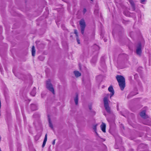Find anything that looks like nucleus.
I'll use <instances>...</instances> for the list:
<instances>
[{
    "label": "nucleus",
    "mask_w": 151,
    "mask_h": 151,
    "mask_svg": "<svg viewBox=\"0 0 151 151\" xmlns=\"http://www.w3.org/2000/svg\"><path fill=\"white\" fill-rule=\"evenodd\" d=\"M108 91L111 93L109 94H107L104 97L103 99L104 107L106 111L109 113H111V109L109 106V102L110 101L108 100V98L110 96V98L114 94V91L112 86H110L108 89Z\"/></svg>",
    "instance_id": "nucleus-1"
},
{
    "label": "nucleus",
    "mask_w": 151,
    "mask_h": 151,
    "mask_svg": "<svg viewBox=\"0 0 151 151\" xmlns=\"http://www.w3.org/2000/svg\"><path fill=\"white\" fill-rule=\"evenodd\" d=\"M116 78L119 83L121 89L122 90H123L125 86V80L124 78L122 76L117 75Z\"/></svg>",
    "instance_id": "nucleus-2"
},
{
    "label": "nucleus",
    "mask_w": 151,
    "mask_h": 151,
    "mask_svg": "<svg viewBox=\"0 0 151 151\" xmlns=\"http://www.w3.org/2000/svg\"><path fill=\"white\" fill-rule=\"evenodd\" d=\"M46 87L50 91L52 92L53 94H55L54 89L50 80L47 81Z\"/></svg>",
    "instance_id": "nucleus-3"
},
{
    "label": "nucleus",
    "mask_w": 151,
    "mask_h": 151,
    "mask_svg": "<svg viewBox=\"0 0 151 151\" xmlns=\"http://www.w3.org/2000/svg\"><path fill=\"white\" fill-rule=\"evenodd\" d=\"M79 24L81 28V33L83 34L86 27V24L84 20L83 19H81L79 22Z\"/></svg>",
    "instance_id": "nucleus-4"
},
{
    "label": "nucleus",
    "mask_w": 151,
    "mask_h": 151,
    "mask_svg": "<svg viewBox=\"0 0 151 151\" xmlns=\"http://www.w3.org/2000/svg\"><path fill=\"white\" fill-rule=\"evenodd\" d=\"M136 52L137 55H141L142 53V46L140 43H139L137 46Z\"/></svg>",
    "instance_id": "nucleus-5"
},
{
    "label": "nucleus",
    "mask_w": 151,
    "mask_h": 151,
    "mask_svg": "<svg viewBox=\"0 0 151 151\" xmlns=\"http://www.w3.org/2000/svg\"><path fill=\"white\" fill-rule=\"evenodd\" d=\"M140 116L144 118H147V116L145 114V111H143L140 113Z\"/></svg>",
    "instance_id": "nucleus-6"
},
{
    "label": "nucleus",
    "mask_w": 151,
    "mask_h": 151,
    "mask_svg": "<svg viewBox=\"0 0 151 151\" xmlns=\"http://www.w3.org/2000/svg\"><path fill=\"white\" fill-rule=\"evenodd\" d=\"M101 130L102 131L105 132H106L105 131V128H106V125L104 123H102V124L101 126Z\"/></svg>",
    "instance_id": "nucleus-7"
},
{
    "label": "nucleus",
    "mask_w": 151,
    "mask_h": 151,
    "mask_svg": "<svg viewBox=\"0 0 151 151\" xmlns=\"http://www.w3.org/2000/svg\"><path fill=\"white\" fill-rule=\"evenodd\" d=\"M74 73L76 77H78L81 75V73L78 71H74Z\"/></svg>",
    "instance_id": "nucleus-8"
},
{
    "label": "nucleus",
    "mask_w": 151,
    "mask_h": 151,
    "mask_svg": "<svg viewBox=\"0 0 151 151\" xmlns=\"http://www.w3.org/2000/svg\"><path fill=\"white\" fill-rule=\"evenodd\" d=\"M36 88L34 87L30 93V94L32 96H35L36 93Z\"/></svg>",
    "instance_id": "nucleus-9"
},
{
    "label": "nucleus",
    "mask_w": 151,
    "mask_h": 151,
    "mask_svg": "<svg viewBox=\"0 0 151 151\" xmlns=\"http://www.w3.org/2000/svg\"><path fill=\"white\" fill-rule=\"evenodd\" d=\"M31 108L32 110H35L37 109V106L34 104H32L31 106Z\"/></svg>",
    "instance_id": "nucleus-10"
},
{
    "label": "nucleus",
    "mask_w": 151,
    "mask_h": 151,
    "mask_svg": "<svg viewBox=\"0 0 151 151\" xmlns=\"http://www.w3.org/2000/svg\"><path fill=\"white\" fill-rule=\"evenodd\" d=\"M129 1L133 7L134 10L135 9V6L134 2L132 0H129Z\"/></svg>",
    "instance_id": "nucleus-11"
},
{
    "label": "nucleus",
    "mask_w": 151,
    "mask_h": 151,
    "mask_svg": "<svg viewBox=\"0 0 151 151\" xmlns=\"http://www.w3.org/2000/svg\"><path fill=\"white\" fill-rule=\"evenodd\" d=\"M76 105H77L78 104V94L76 95V97L74 99Z\"/></svg>",
    "instance_id": "nucleus-12"
},
{
    "label": "nucleus",
    "mask_w": 151,
    "mask_h": 151,
    "mask_svg": "<svg viewBox=\"0 0 151 151\" xmlns=\"http://www.w3.org/2000/svg\"><path fill=\"white\" fill-rule=\"evenodd\" d=\"M35 47L34 46H33L32 48V55L34 56L35 55Z\"/></svg>",
    "instance_id": "nucleus-13"
},
{
    "label": "nucleus",
    "mask_w": 151,
    "mask_h": 151,
    "mask_svg": "<svg viewBox=\"0 0 151 151\" xmlns=\"http://www.w3.org/2000/svg\"><path fill=\"white\" fill-rule=\"evenodd\" d=\"M48 121H49V126L52 129L53 128V126H52V123L51 122L49 116H48Z\"/></svg>",
    "instance_id": "nucleus-14"
},
{
    "label": "nucleus",
    "mask_w": 151,
    "mask_h": 151,
    "mask_svg": "<svg viewBox=\"0 0 151 151\" xmlns=\"http://www.w3.org/2000/svg\"><path fill=\"white\" fill-rule=\"evenodd\" d=\"M97 126V124H95L93 125V129L95 131V132L97 133L96 131V126Z\"/></svg>",
    "instance_id": "nucleus-15"
},
{
    "label": "nucleus",
    "mask_w": 151,
    "mask_h": 151,
    "mask_svg": "<svg viewBox=\"0 0 151 151\" xmlns=\"http://www.w3.org/2000/svg\"><path fill=\"white\" fill-rule=\"evenodd\" d=\"M47 139V135L46 134L45 136V137L44 140L43 142H46Z\"/></svg>",
    "instance_id": "nucleus-16"
},
{
    "label": "nucleus",
    "mask_w": 151,
    "mask_h": 151,
    "mask_svg": "<svg viewBox=\"0 0 151 151\" xmlns=\"http://www.w3.org/2000/svg\"><path fill=\"white\" fill-rule=\"evenodd\" d=\"M75 33L76 34V35L77 37H78V32L75 29L74 31Z\"/></svg>",
    "instance_id": "nucleus-17"
},
{
    "label": "nucleus",
    "mask_w": 151,
    "mask_h": 151,
    "mask_svg": "<svg viewBox=\"0 0 151 151\" xmlns=\"http://www.w3.org/2000/svg\"><path fill=\"white\" fill-rule=\"evenodd\" d=\"M146 0H141V3L142 4H144L145 2V1Z\"/></svg>",
    "instance_id": "nucleus-18"
},
{
    "label": "nucleus",
    "mask_w": 151,
    "mask_h": 151,
    "mask_svg": "<svg viewBox=\"0 0 151 151\" xmlns=\"http://www.w3.org/2000/svg\"><path fill=\"white\" fill-rule=\"evenodd\" d=\"M46 143V142H43V144L42 145V147H43L45 146V145Z\"/></svg>",
    "instance_id": "nucleus-19"
},
{
    "label": "nucleus",
    "mask_w": 151,
    "mask_h": 151,
    "mask_svg": "<svg viewBox=\"0 0 151 151\" xmlns=\"http://www.w3.org/2000/svg\"><path fill=\"white\" fill-rule=\"evenodd\" d=\"M86 12V10L85 8H84L83 11V14H84Z\"/></svg>",
    "instance_id": "nucleus-20"
},
{
    "label": "nucleus",
    "mask_w": 151,
    "mask_h": 151,
    "mask_svg": "<svg viewBox=\"0 0 151 151\" xmlns=\"http://www.w3.org/2000/svg\"><path fill=\"white\" fill-rule=\"evenodd\" d=\"M77 42H78V44H80V40H79V39H78V37H77Z\"/></svg>",
    "instance_id": "nucleus-21"
},
{
    "label": "nucleus",
    "mask_w": 151,
    "mask_h": 151,
    "mask_svg": "<svg viewBox=\"0 0 151 151\" xmlns=\"http://www.w3.org/2000/svg\"><path fill=\"white\" fill-rule=\"evenodd\" d=\"M55 143V139L54 140L53 142H52V144L53 145H54Z\"/></svg>",
    "instance_id": "nucleus-22"
},
{
    "label": "nucleus",
    "mask_w": 151,
    "mask_h": 151,
    "mask_svg": "<svg viewBox=\"0 0 151 151\" xmlns=\"http://www.w3.org/2000/svg\"><path fill=\"white\" fill-rule=\"evenodd\" d=\"M91 1H92L93 0H91Z\"/></svg>",
    "instance_id": "nucleus-23"
},
{
    "label": "nucleus",
    "mask_w": 151,
    "mask_h": 151,
    "mask_svg": "<svg viewBox=\"0 0 151 151\" xmlns=\"http://www.w3.org/2000/svg\"><path fill=\"white\" fill-rule=\"evenodd\" d=\"M0 139H1V137H0Z\"/></svg>",
    "instance_id": "nucleus-24"
}]
</instances>
